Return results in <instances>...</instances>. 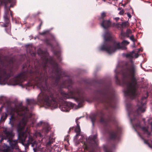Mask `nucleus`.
<instances>
[{"label":"nucleus","mask_w":152,"mask_h":152,"mask_svg":"<svg viewBox=\"0 0 152 152\" xmlns=\"http://www.w3.org/2000/svg\"><path fill=\"white\" fill-rule=\"evenodd\" d=\"M48 66V58L42 64H39L38 66L35 65V70L29 71L28 69L23 71L11 79L10 83L12 85L21 84L28 78L34 81L37 86L40 90L41 92L39 94L37 100L34 99H27L28 105H34L40 104L47 108L48 107V73L47 68Z\"/></svg>","instance_id":"nucleus-1"},{"label":"nucleus","mask_w":152,"mask_h":152,"mask_svg":"<svg viewBox=\"0 0 152 152\" xmlns=\"http://www.w3.org/2000/svg\"><path fill=\"white\" fill-rule=\"evenodd\" d=\"M134 51L127 54L126 58H130L131 64L126 68L122 73V83L126 86L124 94L127 98L131 99L135 98L138 95V89L139 85L135 77L137 74V68L133 63Z\"/></svg>","instance_id":"nucleus-2"},{"label":"nucleus","mask_w":152,"mask_h":152,"mask_svg":"<svg viewBox=\"0 0 152 152\" xmlns=\"http://www.w3.org/2000/svg\"><path fill=\"white\" fill-rule=\"evenodd\" d=\"M6 113L11 115L10 122L12 125L19 122L18 131L21 132L24 129L28 119L31 117L29 110L26 107L20 106L15 108L10 106L6 109Z\"/></svg>","instance_id":"nucleus-3"},{"label":"nucleus","mask_w":152,"mask_h":152,"mask_svg":"<svg viewBox=\"0 0 152 152\" xmlns=\"http://www.w3.org/2000/svg\"><path fill=\"white\" fill-rule=\"evenodd\" d=\"M96 93L99 96V101L102 103L106 109L109 107H115V102L114 96L110 86H105L96 90Z\"/></svg>","instance_id":"nucleus-4"},{"label":"nucleus","mask_w":152,"mask_h":152,"mask_svg":"<svg viewBox=\"0 0 152 152\" xmlns=\"http://www.w3.org/2000/svg\"><path fill=\"white\" fill-rule=\"evenodd\" d=\"M104 42L100 48L102 51H105L109 54L115 52L117 50H125L126 48L122 46L121 43L116 42L113 40L111 34L109 32L106 33L104 37Z\"/></svg>","instance_id":"nucleus-5"},{"label":"nucleus","mask_w":152,"mask_h":152,"mask_svg":"<svg viewBox=\"0 0 152 152\" xmlns=\"http://www.w3.org/2000/svg\"><path fill=\"white\" fill-rule=\"evenodd\" d=\"M59 92L60 94L54 90L50 92L48 89V107H50L56 108L58 106V103L63 102L64 100L70 98L69 94L62 90H60Z\"/></svg>","instance_id":"nucleus-6"},{"label":"nucleus","mask_w":152,"mask_h":152,"mask_svg":"<svg viewBox=\"0 0 152 152\" xmlns=\"http://www.w3.org/2000/svg\"><path fill=\"white\" fill-rule=\"evenodd\" d=\"M145 96H142L141 100L140 102H139L137 104L138 108L136 109L135 111L132 110L129 112L128 115L130 118V122L131 123L133 121H137V122L135 124L136 126L140 127L141 126V124L138 119L137 118L138 116L140 115V111L143 113L145 111V105L146 104V99L148 96L147 93L145 94Z\"/></svg>","instance_id":"nucleus-7"},{"label":"nucleus","mask_w":152,"mask_h":152,"mask_svg":"<svg viewBox=\"0 0 152 152\" xmlns=\"http://www.w3.org/2000/svg\"><path fill=\"white\" fill-rule=\"evenodd\" d=\"M48 64H51L52 73L54 74V76H52V77L53 81V84L55 86H58L63 72L55 58L48 56Z\"/></svg>","instance_id":"nucleus-8"},{"label":"nucleus","mask_w":152,"mask_h":152,"mask_svg":"<svg viewBox=\"0 0 152 152\" xmlns=\"http://www.w3.org/2000/svg\"><path fill=\"white\" fill-rule=\"evenodd\" d=\"M53 29V28H52L48 29V46H49L51 48V50L54 55L56 56L57 59L60 61H61L60 55V45L54 35L49 32Z\"/></svg>","instance_id":"nucleus-9"},{"label":"nucleus","mask_w":152,"mask_h":152,"mask_svg":"<svg viewBox=\"0 0 152 152\" xmlns=\"http://www.w3.org/2000/svg\"><path fill=\"white\" fill-rule=\"evenodd\" d=\"M15 1V0H0V6L1 5H4V14L3 17L5 23H3L1 25L2 27H7L10 22L9 19L10 15L12 18L13 16V12L9 8H8L7 4L11 2L14 3Z\"/></svg>","instance_id":"nucleus-10"},{"label":"nucleus","mask_w":152,"mask_h":152,"mask_svg":"<svg viewBox=\"0 0 152 152\" xmlns=\"http://www.w3.org/2000/svg\"><path fill=\"white\" fill-rule=\"evenodd\" d=\"M70 94L76 102L78 103L80 107L83 106L85 101H88L86 97L83 90L80 88H76L73 89L70 91Z\"/></svg>","instance_id":"nucleus-11"},{"label":"nucleus","mask_w":152,"mask_h":152,"mask_svg":"<svg viewBox=\"0 0 152 152\" xmlns=\"http://www.w3.org/2000/svg\"><path fill=\"white\" fill-rule=\"evenodd\" d=\"M104 114L102 111H99L96 113L93 114L90 116L91 122L93 125L96 120V118L97 116L100 117V121L101 123L104 124L106 127H110V123H115V120L114 118L111 117H109L107 119H105L104 118Z\"/></svg>","instance_id":"nucleus-12"},{"label":"nucleus","mask_w":152,"mask_h":152,"mask_svg":"<svg viewBox=\"0 0 152 152\" xmlns=\"http://www.w3.org/2000/svg\"><path fill=\"white\" fill-rule=\"evenodd\" d=\"M14 75L12 68L0 69V83L5 85L8 79Z\"/></svg>","instance_id":"nucleus-13"},{"label":"nucleus","mask_w":152,"mask_h":152,"mask_svg":"<svg viewBox=\"0 0 152 152\" xmlns=\"http://www.w3.org/2000/svg\"><path fill=\"white\" fill-rule=\"evenodd\" d=\"M28 136V140L27 143L26 144V146L28 147L31 144L32 147H34L36 145V142L34 140L32 137L30 135L29 132L28 131L21 132L18 135V138L23 143L25 142L26 138Z\"/></svg>","instance_id":"nucleus-14"},{"label":"nucleus","mask_w":152,"mask_h":152,"mask_svg":"<svg viewBox=\"0 0 152 152\" xmlns=\"http://www.w3.org/2000/svg\"><path fill=\"white\" fill-rule=\"evenodd\" d=\"M121 132V128L116 126L115 130H111L109 132V138L113 140H118L119 138V134Z\"/></svg>","instance_id":"nucleus-15"},{"label":"nucleus","mask_w":152,"mask_h":152,"mask_svg":"<svg viewBox=\"0 0 152 152\" xmlns=\"http://www.w3.org/2000/svg\"><path fill=\"white\" fill-rule=\"evenodd\" d=\"M73 107L74 105L71 102H66L60 105L59 108L63 111L68 112Z\"/></svg>","instance_id":"nucleus-16"},{"label":"nucleus","mask_w":152,"mask_h":152,"mask_svg":"<svg viewBox=\"0 0 152 152\" xmlns=\"http://www.w3.org/2000/svg\"><path fill=\"white\" fill-rule=\"evenodd\" d=\"M72 80L71 79H68L63 81L60 84V86L61 88H66L69 89L70 88H72Z\"/></svg>","instance_id":"nucleus-17"},{"label":"nucleus","mask_w":152,"mask_h":152,"mask_svg":"<svg viewBox=\"0 0 152 152\" xmlns=\"http://www.w3.org/2000/svg\"><path fill=\"white\" fill-rule=\"evenodd\" d=\"M101 26L104 29H107L111 27V22L110 20H104L100 22Z\"/></svg>","instance_id":"nucleus-18"},{"label":"nucleus","mask_w":152,"mask_h":152,"mask_svg":"<svg viewBox=\"0 0 152 152\" xmlns=\"http://www.w3.org/2000/svg\"><path fill=\"white\" fill-rule=\"evenodd\" d=\"M54 131H53L51 133L48 138V151H49L50 152L51 151V150H49V148H50V145L55 142L56 138L54 136Z\"/></svg>","instance_id":"nucleus-19"},{"label":"nucleus","mask_w":152,"mask_h":152,"mask_svg":"<svg viewBox=\"0 0 152 152\" xmlns=\"http://www.w3.org/2000/svg\"><path fill=\"white\" fill-rule=\"evenodd\" d=\"M80 118H78L76 120V122L77 124V127L75 129V132L76 133V134L75 136V138H77V137L80 135V129L79 125L80 122L78 121V120Z\"/></svg>","instance_id":"nucleus-20"},{"label":"nucleus","mask_w":152,"mask_h":152,"mask_svg":"<svg viewBox=\"0 0 152 152\" xmlns=\"http://www.w3.org/2000/svg\"><path fill=\"white\" fill-rule=\"evenodd\" d=\"M89 143L91 144H94L96 145L97 143V136L96 135H94L92 137H89L88 138Z\"/></svg>","instance_id":"nucleus-21"},{"label":"nucleus","mask_w":152,"mask_h":152,"mask_svg":"<svg viewBox=\"0 0 152 152\" xmlns=\"http://www.w3.org/2000/svg\"><path fill=\"white\" fill-rule=\"evenodd\" d=\"M142 131L144 132V133L147 135L148 137H149L151 136V132L148 131V128L147 127H142Z\"/></svg>","instance_id":"nucleus-22"},{"label":"nucleus","mask_w":152,"mask_h":152,"mask_svg":"<svg viewBox=\"0 0 152 152\" xmlns=\"http://www.w3.org/2000/svg\"><path fill=\"white\" fill-rule=\"evenodd\" d=\"M39 34L42 36L43 37H45V41L47 44H48V31H46L45 32L40 33Z\"/></svg>","instance_id":"nucleus-23"},{"label":"nucleus","mask_w":152,"mask_h":152,"mask_svg":"<svg viewBox=\"0 0 152 152\" xmlns=\"http://www.w3.org/2000/svg\"><path fill=\"white\" fill-rule=\"evenodd\" d=\"M106 16V13L104 12H102L101 14V15L98 17V19L99 22L105 20V18Z\"/></svg>","instance_id":"nucleus-24"},{"label":"nucleus","mask_w":152,"mask_h":152,"mask_svg":"<svg viewBox=\"0 0 152 152\" xmlns=\"http://www.w3.org/2000/svg\"><path fill=\"white\" fill-rule=\"evenodd\" d=\"M115 72L116 73V75L115 76L116 83V84L118 85H121L122 83L120 81V80L119 79L118 76L119 73L117 72L116 70H115Z\"/></svg>","instance_id":"nucleus-25"},{"label":"nucleus","mask_w":152,"mask_h":152,"mask_svg":"<svg viewBox=\"0 0 152 152\" xmlns=\"http://www.w3.org/2000/svg\"><path fill=\"white\" fill-rule=\"evenodd\" d=\"M8 114L6 113H3L1 115L0 121H4L8 116Z\"/></svg>","instance_id":"nucleus-26"},{"label":"nucleus","mask_w":152,"mask_h":152,"mask_svg":"<svg viewBox=\"0 0 152 152\" xmlns=\"http://www.w3.org/2000/svg\"><path fill=\"white\" fill-rule=\"evenodd\" d=\"M103 149L104 152H113L111 148H109L107 145L103 146Z\"/></svg>","instance_id":"nucleus-27"},{"label":"nucleus","mask_w":152,"mask_h":152,"mask_svg":"<svg viewBox=\"0 0 152 152\" xmlns=\"http://www.w3.org/2000/svg\"><path fill=\"white\" fill-rule=\"evenodd\" d=\"M121 35L122 36V37L121 38V39H123V38H122V37H129V35L128 34V33H127L126 32H122L121 33Z\"/></svg>","instance_id":"nucleus-28"},{"label":"nucleus","mask_w":152,"mask_h":152,"mask_svg":"<svg viewBox=\"0 0 152 152\" xmlns=\"http://www.w3.org/2000/svg\"><path fill=\"white\" fill-rule=\"evenodd\" d=\"M129 43V42L128 41H127L126 40H123L122 42L121 43V45L122 46H125V45H128Z\"/></svg>","instance_id":"nucleus-29"},{"label":"nucleus","mask_w":152,"mask_h":152,"mask_svg":"<svg viewBox=\"0 0 152 152\" xmlns=\"http://www.w3.org/2000/svg\"><path fill=\"white\" fill-rule=\"evenodd\" d=\"M121 26L123 27H127L129 26L128 22H123L121 24Z\"/></svg>","instance_id":"nucleus-30"},{"label":"nucleus","mask_w":152,"mask_h":152,"mask_svg":"<svg viewBox=\"0 0 152 152\" xmlns=\"http://www.w3.org/2000/svg\"><path fill=\"white\" fill-rule=\"evenodd\" d=\"M129 38L130 40L134 42V45L135 39H134V36L133 35L131 36Z\"/></svg>","instance_id":"nucleus-31"},{"label":"nucleus","mask_w":152,"mask_h":152,"mask_svg":"<svg viewBox=\"0 0 152 152\" xmlns=\"http://www.w3.org/2000/svg\"><path fill=\"white\" fill-rule=\"evenodd\" d=\"M6 31V32L8 33L10 32L11 30L10 27H9L8 28H6L5 29Z\"/></svg>","instance_id":"nucleus-32"},{"label":"nucleus","mask_w":152,"mask_h":152,"mask_svg":"<svg viewBox=\"0 0 152 152\" xmlns=\"http://www.w3.org/2000/svg\"><path fill=\"white\" fill-rule=\"evenodd\" d=\"M39 29L41 28V27L42 26V25L43 22L41 20H39Z\"/></svg>","instance_id":"nucleus-33"},{"label":"nucleus","mask_w":152,"mask_h":152,"mask_svg":"<svg viewBox=\"0 0 152 152\" xmlns=\"http://www.w3.org/2000/svg\"><path fill=\"white\" fill-rule=\"evenodd\" d=\"M84 144L85 145V149L86 150H88V149H89V147L86 144V143L85 142L84 143Z\"/></svg>","instance_id":"nucleus-34"},{"label":"nucleus","mask_w":152,"mask_h":152,"mask_svg":"<svg viewBox=\"0 0 152 152\" xmlns=\"http://www.w3.org/2000/svg\"><path fill=\"white\" fill-rule=\"evenodd\" d=\"M144 142L145 144L148 145L149 146H150V144L148 142V141L147 140H144Z\"/></svg>","instance_id":"nucleus-35"},{"label":"nucleus","mask_w":152,"mask_h":152,"mask_svg":"<svg viewBox=\"0 0 152 152\" xmlns=\"http://www.w3.org/2000/svg\"><path fill=\"white\" fill-rule=\"evenodd\" d=\"M43 124V122L42 121H40L39 123H38L37 124V126H39L42 125Z\"/></svg>","instance_id":"nucleus-36"},{"label":"nucleus","mask_w":152,"mask_h":152,"mask_svg":"<svg viewBox=\"0 0 152 152\" xmlns=\"http://www.w3.org/2000/svg\"><path fill=\"white\" fill-rule=\"evenodd\" d=\"M124 13V11L123 10H121L119 13V14L120 15H123Z\"/></svg>","instance_id":"nucleus-37"},{"label":"nucleus","mask_w":152,"mask_h":152,"mask_svg":"<svg viewBox=\"0 0 152 152\" xmlns=\"http://www.w3.org/2000/svg\"><path fill=\"white\" fill-rule=\"evenodd\" d=\"M52 129V127L48 124V132L49 131H50Z\"/></svg>","instance_id":"nucleus-38"},{"label":"nucleus","mask_w":152,"mask_h":152,"mask_svg":"<svg viewBox=\"0 0 152 152\" xmlns=\"http://www.w3.org/2000/svg\"><path fill=\"white\" fill-rule=\"evenodd\" d=\"M10 4V3H9V4H7V6H8V8H9V9H10V8L13 7V5L12 4H11L10 5V6H8V4Z\"/></svg>","instance_id":"nucleus-39"},{"label":"nucleus","mask_w":152,"mask_h":152,"mask_svg":"<svg viewBox=\"0 0 152 152\" xmlns=\"http://www.w3.org/2000/svg\"><path fill=\"white\" fill-rule=\"evenodd\" d=\"M134 57L135 58H137L138 57V54L137 53H134Z\"/></svg>","instance_id":"nucleus-40"},{"label":"nucleus","mask_w":152,"mask_h":152,"mask_svg":"<svg viewBox=\"0 0 152 152\" xmlns=\"http://www.w3.org/2000/svg\"><path fill=\"white\" fill-rule=\"evenodd\" d=\"M131 31L130 29H127L126 31V32L127 33H128L129 35V34L131 33Z\"/></svg>","instance_id":"nucleus-41"},{"label":"nucleus","mask_w":152,"mask_h":152,"mask_svg":"<svg viewBox=\"0 0 152 152\" xmlns=\"http://www.w3.org/2000/svg\"><path fill=\"white\" fill-rule=\"evenodd\" d=\"M127 14L129 18H130L132 16L129 13H127Z\"/></svg>","instance_id":"nucleus-42"},{"label":"nucleus","mask_w":152,"mask_h":152,"mask_svg":"<svg viewBox=\"0 0 152 152\" xmlns=\"http://www.w3.org/2000/svg\"><path fill=\"white\" fill-rule=\"evenodd\" d=\"M74 129V127H72V128H70L69 129V132L71 129L73 130Z\"/></svg>","instance_id":"nucleus-43"},{"label":"nucleus","mask_w":152,"mask_h":152,"mask_svg":"<svg viewBox=\"0 0 152 152\" xmlns=\"http://www.w3.org/2000/svg\"><path fill=\"white\" fill-rule=\"evenodd\" d=\"M115 19L116 21H118L119 20V18L117 17L115 18Z\"/></svg>","instance_id":"nucleus-44"},{"label":"nucleus","mask_w":152,"mask_h":152,"mask_svg":"<svg viewBox=\"0 0 152 152\" xmlns=\"http://www.w3.org/2000/svg\"><path fill=\"white\" fill-rule=\"evenodd\" d=\"M139 51H141V52H142V48H140V49H139Z\"/></svg>","instance_id":"nucleus-45"},{"label":"nucleus","mask_w":152,"mask_h":152,"mask_svg":"<svg viewBox=\"0 0 152 152\" xmlns=\"http://www.w3.org/2000/svg\"><path fill=\"white\" fill-rule=\"evenodd\" d=\"M151 130H152V122H151Z\"/></svg>","instance_id":"nucleus-46"},{"label":"nucleus","mask_w":152,"mask_h":152,"mask_svg":"<svg viewBox=\"0 0 152 152\" xmlns=\"http://www.w3.org/2000/svg\"><path fill=\"white\" fill-rule=\"evenodd\" d=\"M25 85L26 86H29V85L28 84H26Z\"/></svg>","instance_id":"nucleus-47"},{"label":"nucleus","mask_w":152,"mask_h":152,"mask_svg":"<svg viewBox=\"0 0 152 152\" xmlns=\"http://www.w3.org/2000/svg\"><path fill=\"white\" fill-rule=\"evenodd\" d=\"M46 147L47 146H48V143H46Z\"/></svg>","instance_id":"nucleus-48"},{"label":"nucleus","mask_w":152,"mask_h":152,"mask_svg":"<svg viewBox=\"0 0 152 152\" xmlns=\"http://www.w3.org/2000/svg\"><path fill=\"white\" fill-rule=\"evenodd\" d=\"M118 10H120V8H118Z\"/></svg>","instance_id":"nucleus-49"},{"label":"nucleus","mask_w":152,"mask_h":152,"mask_svg":"<svg viewBox=\"0 0 152 152\" xmlns=\"http://www.w3.org/2000/svg\"><path fill=\"white\" fill-rule=\"evenodd\" d=\"M115 145H114V146H113V147L114 148H115Z\"/></svg>","instance_id":"nucleus-50"},{"label":"nucleus","mask_w":152,"mask_h":152,"mask_svg":"<svg viewBox=\"0 0 152 152\" xmlns=\"http://www.w3.org/2000/svg\"><path fill=\"white\" fill-rule=\"evenodd\" d=\"M49 72V71L48 70V72Z\"/></svg>","instance_id":"nucleus-51"},{"label":"nucleus","mask_w":152,"mask_h":152,"mask_svg":"<svg viewBox=\"0 0 152 152\" xmlns=\"http://www.w3.org/2000/svg\"><path fill=\"white\" fill-rule=\"evenodd\" d=\"M21 85V86H22V85L21 84V85Z\"/></svg>","instance_id":"nucleus-52"},{"label":"nucleus","mask_w":152,"mask_h":152,"mask_svg":"<svg viewBox=\"0 0 152 152\" xmlns=\"http://www.w3.org/2000/svg\"><path fill=\"white\" fill-rule=\"evenodd\" d=\"M47 130H48L47 129H46V131H47Z\"/></svg>","instance_id":"nucleus-53"}]
</instances>
